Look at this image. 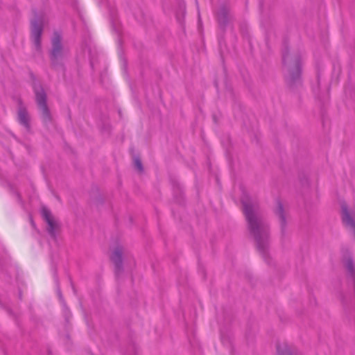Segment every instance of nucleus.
I'll return each instance as SVG.
<instances>
[{"label": "nucleus", "instance_id": "f257e3e1", "mask_svg": "<svg viewBox=\"0 0 355 355\" xmlns=\"http://www.w3.org/2000/svg\"><path fill=\"white\" fill-rule=\"evenodd\" d=\"M248 230L253 236L259 252L266 259L269 245L268 226L263 220L256 200L243 193L241 199Z\"/></svg>", "mask_w": 355, "mask_h": 355}, {"label": "nucleus", "instance_id": "f03ea898", "mask_svg": "<svg viewBox=\"0 0 355 355\" xmlns=\"http://www.w3.org/2000/svg\"><path fill=\"white\" fill-rule=\"evenodd\" d=\"M283 70L286 81L290 84L300 82L301 75V56L296 51H291L285 46L282 51Z\"/></svg>", "mask_w": 355, "mask_h": 355}, {"label": "nucleus", "instance_id": "7ed1b4c3", "mask_svg": "<svg viewBox=\"0 0 355 355\" xmlns=\"http://www.w3.org/2000/svg\"><path fill=\"white\" fill-rule=\"evenodd\" d=\"M61 36L55 33L52 38V49L51 52V60L54 67L62 64L69 55V49L62 46Z\"/></svg>", "mask_w": 355, "mask_h": 355}, {"label": "nucleus", "instance_id": "20e7f679", "mask_svg": "<svg viewBox=\"0 0 355 355\" xmlns=\"http://www.w3.org/2000/svg\"><path fill=\"white\" fill-rule=\"evenodd\" d=\"M33 89L35 94L36 103L42 112V121L44 123H48L51 121V115L46 105V94L44 89L40 85L35 84Z\"/></svg>", "mask_w": 355, "mask_h": 355}, {"label": "nucleus", "instance_id": "39448f33", "mask_svg": "<svg viewBox=\"0 0 355 355\" xmlns=\"http://www.w3.org/2000/svg\"><path fill=\"white\" fill-rule=\"evenodd\" d=\"M31 40L35 49L41 51V35L43 31V20L40 18L35 19L31 21Z\"/></svg>", "mask_w": 355, "mask_h": 355}, {"label": "nucleus", "instance_id": "423d86ee", "mask_svg": "<svg viewBox=\"0 0 355 355\" xmlns=\"http://www.w3.org/2000/svg\"><path fill=\"white\" fill-rule=\"evenodd\" d=\"M341 261L345 266L348 275L352 278L355 287V264L351 252L347 247H342L340 250Z\"/></svg>", "mask_w": 355, "mask_h": 355}, {"label": "nucleus", "instance_id": "0eeeda50", "mask_svg": "<svg viewBox=\"0 0 355 355\" xmlns=\"http://www.w3.org/2000/svg\"><path fill=\"white\" fill-rule=\"evenodd\" d=\"M123 254H125L123 248L121 245H118L114 249L111 254V259L115 265V272L116 275H119L123 270L122 256Z\"/></svg>", "mask_w": 355, "mask_h": 355}, {"label": "nucleus", "instance_id": "6e6552de", "mask_svg": "<svg viewBox=\"0 0 355 355\" xmlns=\"http://www.w3.org/2000/svg\"><path fill=\"white\" fill-rule=\"evenodd\" d=\"M42 214L44 220L47 223V231L52 236H55V231L58 227L56 221L54 220L51 211L46 207H43L42 209Z\"/></svg>", "mask_w": 355, "mask_h": 355}, {"label": "nucleus", "instance_id": "1a4fd4ad", "mask_svg": "<svg viewBox=\"0 0 355 355\" xmlns=\"http://www.w3.org/2000/svg\"><path fill=\"white\" fill-rule=\"evenodd\" d=\"M217 17L220 26L225 27L230 19L229 8L225 6L220 7Z\"/></svg>", "mask_w": 355, "mask_h": 355}, {"label": "nucleus", "instance_id": "9d476101", "mask_svg": "<svg viewBox=\"0 0 355 355\" xmlns=\"http://www.w3.org/2000/svg\"><path fill=\"white\" fill-rule=\"evenodd\" d=\"M18 120L27 130L29 129V116L26 109L20 103L18 109Z\"/></svg>", "mask_w": 355, "mask_h": 355}, {"label": "nucleus", "instance_id": "9b49d317", "mask_svg": "<svg viewBox=\"0 0 355 355\" xmlns=\"http://www.w3.org/2000/svg\"><path fill=\"white\" fill-rule=\"evenodd\" d=\"M277 355H297L295 349L287 343L279 344L277 346Z\"/></svg>", "mask_w": 355, "mask_h": 355}, {"label": "nucleus", "instance_id": "f8f14e48", "mask_svg": "<svg viewBox=\"0 0 355 355\" xmlns=\"http://www.w3.org/2000/svg\"><path fill=\"white\" fill-rule=\"evenodd\" d=\"M276 214L279 217L281 227H282V229L283 230L284 226H285V225H286V219H285V216H284V214L283 206H282V203L280 202H278V203H277V209H276Z\"/></svg>", "mask_w": 355, "mask_h": 355}, {"label": "nucleus", "instance_id": "ddd939ff", "mask_svg": "<svg viewBox=\"0 0 355 355\" xmlns=\"http://www.w3.org/2000/svg\"><path fill=\"white\" fill-rule=\"evenodd\" d=\"M134 164H135V168L139 171V172H142L143 171V166H142V163L141 162V160L139 159V158H135L134 159Z\"/></svg>", "mask_w": 355, "mask_h": 355}]
</instances>
